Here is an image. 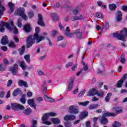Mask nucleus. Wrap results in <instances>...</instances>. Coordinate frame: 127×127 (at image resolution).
Masks as SVG:
<instances>
[{
    "label": "nucleus",
    "mask_w": 127,
    "mask_h": 127,
    "mask_svg": "<svg viewBox=\"0 0 127 127\" xmlns=\"http://www.w3.org/2000/svg\"><path fill=\"white\" fill-rule=\"evenodd\" d=\"M113 127H122V124L118 121H115L113 125Z\"/></svg>",
    "instance_id": "obj_38"
},
{
    "label": "nucleus",
    "mask_w": 127,
    "mask_h": 127,
    "mask_svg": "<svg viewBox=\"0 0 127 127\" xmlns=\"http://www.w3.org/2000/svg\"><path fill=\"white\" fill-rule=\"evenodd\" d=\"M27 103L31 107L34 104V100L33 99H30L28 100Z\"/></svg>",
    "instance_id": "obj_44"
},
{
    "label": "nucleus",
    "mask_w": 127,
    "mask_h": 127,
    "mask_svg": "<svg viewBox=\"0 0 127 127\" xmlns=\"http://www.w3.org/2000/svg\"><path fill=\"white\" fill-rule=\"evenodd\" d=\"M14 3H13L11 2H9L8 3V6H9L10 8V13H11V12H13V8L14 7Z\"/></svg>",
    "instance_id": "obj_27"
},
{
    "label": "nucleus",
    "mask_w": 127,
    "mask_h": 127,
    "mask_svg": "<svg viewBox=\"0 0 127 127\" xmlns=\"http://www.w3.org/2000/svg\"><path fill=\"white\" fill-rule=\"evenodd\" d=\"M1 23L2 26H5V27L9 30V31H12L13 30V33L17 34L18 33V29L16 28H12L9 23L5 22L4 21H1Z\"/></svg>",
    "instance_id": "obj_3"
},
{
    "label": "nucleus",
    "mask_w": 127,
    "mask_h": 127,
    "mask_svg": "<svg viewBox=\"0 0 127 127\" xmlns=\"http://www.w3.org/2000/svg\"><path fill=\"white\" fill-rule=\"evenodd\" d=\"M113 110L115 111V114H121L123 112V110L120 109L119 107H114L113 108Z\"/></svg>",
    "instance_id": "obj_25"
},
{
    "label": "nucleus",
    "mask_w": 127,
    "mask_h": 127,
    "mask_svg": "<svg viewBox=\"0 0 127 127\" xmlns=\"http://www.w3.org/2000/svg\"><path fill=\"white\" fill-rule=\"evenodd\" d=\"M21 91L19 88H16L15 90L13 91L12 93V96L13 97H16L20 93Z\"/></svg>",
    "instance_id": "obj_29"
},
{
    "label": "nucleus",
    "mask_w": 127,
    "mask_h": 127,
    "mask_svg": "<svg viewBox=\"0 0 127 127\" xmlns=\"http://www.w3.org/2000/svg\"><path fill=\"white\" fill-rule=\"evenodd\" d=\"M37 124V121L36 120H33V122L32 123V125L30 127H37L36 125Z\"/></svg>",
    "instance_id": "obj_48"
},
{
    "label": "nucleus",
    "mask_w": 127,
    "mask_h": 127,
    "mask_svg": "<svg viewBox=\"0 0 127 127\" xmlns=\"http://www.w3.org/2000/svg\"><path fill=\"white\" fill-rule=\"evenodd\" d=\"M122 18H123V14L122 11H118L117 13V21H121Z\"/></svg>",
    "instance_id": "obj_21"
},
{
    "label": "nucleus",
    "mask_w": 127,
    "mask_h": 127,
    "mask_svg": "<svg viewBox=\"0 0 127 127\" xmlns=\"http://www.w3.org/2000/svg\"><path fill=\"white\" fill-rule=\"evenodd\" d=\"M51 121L53 123L54 125H59L61 121L60 119L57 118H53L51 119Z\"/></svg>",
    "instance_id": "obj_20"
},
{
    "label": "nucleus",
    "mask_w": 127,
    "mask_h": 127,
    "mask_svg": "<svg viewBox=\"0 0 127 127\" xmlns=\"http://www.w3.org/2000/svg\"><path fill=\"white\" fill-rule=\"evenodd\" d=\"M5 64H0V71H5Z\"/></svg>",
    "instance_id": "obj_43"
},
{
    "label": "nucleus",
    "mask_w": 127,
    "mask_h": 127,
    "mask_svg": "<svg viewBox=\"0 0 127 127\" xmlns=\"http://www.w3.org/2000/svg\"><path fill=\"white\" fill-rule=\"evenodd\" d=\"M99 108V104H91L89 106L88 109L89 110H95L96 109H98Z\"/></svg>",
    "instance_id": "obj_26"
},
{
    "label": "nucleus",
    "mask_w": 127,
    "mask_h": 127,
    "mask_svg": "<svg viewBox=\"0 0 127 127\" xmlns=\"http://www.w3.org/2000/svg\"><path fill=\"white\" fill-rule=\"evenodd\" d=\"M106 117L107 116H105L103 115L101 119L100 120L101 125H107V124L109 123V120H108Z\"/></svg>",
    "instance_id": "obj_17"
},
{
    "label": "nucleus",
    "mask_w": 127,
    "mask_h": 127,
    "mask_svg": "<svg viewBox=\"0 0 127 127\" xmlns=\"http://www.w3.org/2000/svg\"><path fill=\"white\" fill-rule=\"evenodd\" d=\"M17 14L19 15V16H21L24 20H27V16L26 14H25L24 11L23 10L20 9L19 10V11L17 13Z\"/></svg>",
    "instance_id": "obj_16"
},
{
    "label": "nucleus",
    "mask_w": 127,
    "mask_h": 127,
    "mask_svg": "<svg viewBox=\"0 0 127 127\" xmlns=\"http://www.w3.org/2000/svg\"><path fill=\"white\" fill-rule=\"evenodd\" d=\"M88 112L87 111L81 112L79 116V120H83V119L87 118V116H88Z\"/></svg>",
    "instance_id": "obj_18"
},
{
    "label": "nucleus",
    "mask_w": 127,
    "mask_h": 127,
    "mask_svg": "<svg viewBox=\"0 0 127 127\" xmlns=\"http://www.w3.org/2000/svg\"><path fill=\"white\" fill-rule=\"evenodd\" d=\"M11 84H12V80L11 79H9L7 81V87H10V86H11Z\"/></svg>",
    "instance_id": "obj_58"
},
{
    "label": "nucleus",
    "mask_w": 127,
    "mask_h": 127,
    "mask_svg": "<svg viewBox=\"0 0 127 127\" xmlns=\"http://www.w3.org/2000/svg\"><path fill=\"white\" fill-rule=\"evenodd\" d=\"M64 34L67 37H70L71 38H74V34L70 33V29L69 27H67L65 31H64Z\"/></svg>",
    "instance_id": "obj_13"
},
{
    "label": "nucleus",
    "mask_w": 127,
    "mask_h": 127,
    "mask_svg": "<svg viewBox=\"0 0 127 127\" xmlns=\"http://www.w3.org/2000/svg\"><path fill=\"white\" fill-rule=\"evenodd\" d=\"M42 88L44 90H42L43 93H46L47 92V87L44 84L42 85Z\"/></svg>",
    "instance_id": "obj_49"
},
{
    "label": "nucleus",
    "mask_w": 127,
    "mask_h": 127,
    "mask_svg": "<svg viewBox=\"0 0 127 127\" xmlns=\"http://www.w3.org/2000/svg\"><path fill=\"white\" fill-rule=\"evenodd\" d=\"M114 37L118 38L119 40H122L125 41V39L127 37V29L124 28L122 31H120V33L119 34L118 32L113 34Z\"/></svg>",
    "instance_id": "obj_2"
},
{
    "label": "nucleus",
    "mask_w": 127,
    "mask_h": 127,
    "mask_svg": "<svg viewBox=\"0 0 127 127\" xmlns=\"http://www.w3.org/2000/svg\"><path fill=\"white\" fill-rule=\"evenodd\" d=\"M11 108L13 111H18V109L21 111L24 110V106L17 103H11Z\"/></svg>",
    "instance_id": "obj_5"
},
{
    "label": "nucleus",
    "mask_w": 127,
    "mask_h": 127,
    "mask_svg": "<svg viewBox=\"0 0 127 127\" xmlns=\"http://www.w3.org/2000/svg\"><path fill=\"white\" fill-rule=\"evenodd\" d=\"M35 32L32 36L30 35L27 39L26 48H30L35 43L36 40V43H39L42 40H44L45 36H39V32H40V28L39 27H36L35 29Z\"/></svg>",
    "instance_id": "obj_1"
},
{
    "label": "nucleus",
    "mask_w": 127,
    "mask_h": 127,
    "mask_svg": "<svg viewBox=\"0 0 127 127\" xmlns=\"http://www.w3.org/2000/svg\"><path fill=\"white\" fill-rule=\"evenodd\" d=\"M104 117H115L117 116V114L114 113L106 112L103 114Z\"/></svg>",
    "instance_id": "obj_23"
},
{
    "label": "nucleus",
    "mask_w": 127,
    "mask_h": 127,
    "mask_svg": "<svg viewBox=\"0 0 127 127\" xmlns=\"http://www.w3.org/2000/svg\"><path fill=\"white\" fill-rule=\"evenodd\" d=\"M98 120V119L97 117L93 118V127H99V126H97Z\"/></svg>",
    "instance_id": "obj_35"
},
{
    "label": "nucleus",
    "mask_w": 127,
    "mask_h": 127,
    "mask_svg": "<svg viewBox=\"0 0 127 127\" xmlns=\"http://www.w3.org/2000/svg\"><path fill=\"white\" fill-rule=\"evenodd\" d=\"M17 69H18V65L15 64L13 66H10L9 67V72H11L13 75H16L17 74Z\"/></svg>",
    "instance_id": "obj_8"
},
{
    "label": "nucleus",
    "mask_w": 127,
    "mask_h": 127,
    "mask_svg": "<svg viewBox=\"0 0 127 127\" xmlns=\"http://www.w3.org/2000/svg\"><path fill=\"white\" fill-rule=\"evenodd\" d=\"M8 46L9 47H10L11 48H15V43L14 42L11 41L10 43L8 44Z\"/></svg>",
    "instance_id": "obj_46"
},
{
    "label": "nucleus",
    "mask_w": 127,
    "mask_h": 127,
    "mask_svg": "<svg viewBox=\"0 0 127 127\" xmlns=\"http://www.w3.org/2000/svg\"><path fill=\"white\" fill-rule=\"evenodd\" d=\"M76 119V116L70 114V115H66L64 118V121L67 122V121H74Z\"/></svg>",
    "instance_id": "obj_10"
},
{
    "label": "nucleus",
    "mask_w": 127,
    "mask_h": 127,
    "mask_svg": "<svg viewBox=\"0 0 127 127\" xmlns=\"http://www.w3.org/2000/svg\"><path fill=\"white\" fill-rule=\"evenodd\" d=\"M23 30L26 33H30L31 31H32V27L29 24H26L23 27Z\"/></svg>",
    "instance_id": "obj_9"
},
{
    "label": "nucleus",
    "mask_w": 127,
    "mask_h": 127,
    "mask_svg": "<svg viewBox=\"0 0 127 127\" xmlns=\"http://www.w3.org/2000/svg\"><path fill=\"white\" fill-rule=\"evenodd\" d=\"M42 124L43 125H46L47 126H50V125H51L52 123L49 121H47H47H43Z\"/></svg>",
    "instance_id": "obj_50"
},
{
    "label": "nucleus",
    "mask_w": 127,
    "mask_h": 127,
    "mask_svg": "<svg viewBox=\"0 0 127 127\" xmlns=\"http://www.w3.org/2000/svg\"><path fill=\"white\" fill-rule=\"evenodd\" d=\"M96 16L98 18H102L103 17V14L101 12H98L96 14Z\"/></svg>",
    "instance_id": "obj_54"
},
{
    "label": "nucleus",
    "mask_w": 127,
    "mask_h": 127,
    "mask_svg": "<svg viewBox=\"0 0 127 127\" xmlns=\"http://www.w3.org/2000/svg\"><path fill=\"white\" fill-rule=\"evenodd\" d=\"M3 63H4V64H5V65H8V64H10L8 62V61L7 60V59H4L3 60Z\"/></svg>",
    "instance_id": "obj_61"
},
{
    "label": "nucleus",
    "mask_w": 127,
    "mask_h": 127,
    "mask_svg": "<svg viewBox=\"0 0 127 127\" xmlns=\"http://www.w3.org/2000/svg\"><path fill=\"white\" fill-rule=\"evenodd\" d=\"M20 67L22 68V70H25V63L24 62V61H22L20 62Z\"/></svg>",
    "instance_id": "obj_40"
},
{
    "label": "nucleus",
    "mask_w": 127,
    "mask_h": 127,
    "mask_svg": "<svg viewBox=\"0 0 127 127\" xmlns=\"http://www.w3.org/2000/svg\"><path fill=\"white\" fill-rule=\"evenodd\" d=\"M24 58L27 63H30V55H26L24 56Z\"/></svg>",
    "instance_id": "obj_34"
},
{
    "label": "nucleus",
    "mask_w": 127,
    "mask_h": 127,
    "mask_svg": "<svg viewBox=\"0 0 127 127\" xmlns=\"http://www.w3.org/2000/svg\"><path fill=\"white\" fill-rule=\"evenodd\" d=\"M32 110L31 109L30 107L28 108L27 109H25L23 113L24 114V115H26V116H29L30 114H31V112Z\"/></svg>",
    "instance_id": "obj_24"
},
{
    "label": "nucleus",
    "mask_w": 127,
    "mask_h": 127,
    "mask_svg": "<svg viewBox=\"0 0 127 127\" xmlns=\"http://www.w3.org/2000/svg\"><path fill=\"white\" fill-rule=\"evenodd\" d=\"M88 69H89V67H88V65H84V67L83 68L81 69V71H83V70L84 71H87V70H88Z\"/></svg>",
    "instance_id": "obj_63"
},
{
    "label": "nucleus",
    "mask_w": 127,
    "mask_h": 127,
    "mask_svg": "<svg viewBox=\"0 0 127 127\" xmlns=\"http://www.w3.org/2000/svg\"><path fill=\"white\" fill-rule=\"evenodd\" d=\"M74 34H75L76 38L77 39H79V40H81L82 39H84V37H83V32H81V29H77L75 30V31L74 32Z\"/></svg>",
    "instance_id": "obj_7"
},
{
    "label": "nucleus",
    "mask_w": 127,
    "mask_h": 127,
    "mask_svg": "<svg viewBox=\"0 0 127 127\" xmlns=\"http://www.w3.org/2000/svg\"><path fill=\"white\" fill-rule=\"evenodd\" d=\"M79 11V8L78 7H76L73 10H72V12L74 15H77L78 14V12Z\"/></svg>",
    "instance_id": "obj_45"
},
{
    "label": "nucleus",
    "mask_w": 127,
    "mask_h": 127,
    "mask_svg": "<svg viewBox=\"0 0 127 127\" xmlns=\"http://www.w3.org/2000/svg\"><path fill=\"white\" fill-rule=\"evenodd\" d=\"M90 104V101H86L85 102H79L78 105L83 106V107H86V106H88Z\"/></svg>",
    "instance_id": "obj_36"
},
{
    "label": "nucleus",
    "mask_w": 127,
    "mask_h": 127,
    "mask_svg": "<svg viewBox=\"0 0 127 127\" xmlns=\"http://www.w3.org/2000/svg\"><path fill=\"white\" fill-rule=\"evenodd\" d=\"M124 79H120L118 81L117 84V88H122L123 87V84H124Z\"/></svg>",
    "instance_id": "obj_31"
},
{
    "label": "nucleus",
    "mask_w": 127,
    "mask_h": 127,
    "mask_svg": "<svg viewBox=\"0 0 127 127\" xmlns=\"http://www.w3.org/2000/svg\"><path fill=\"white\" fill-rule=\"evenodd\" d=\"M70 82H69L68 87V90L71 91L72 89H73V85L74 84V77H70L69 79Z\"/></svg>",
    "instance_id": "obj_19"
},
{
    "label": "nucleus",
    "mask_w": 127,
    "mask_h": 127,
    "mask_svg": "<svg viewBox=\"0 0 127 127\" xmlns=\"http://www.w3.org/2000/svg\"><path fill=\"white\" fill-rule=\"evenodd\" d=\"M26 95L25 94H23L22 97L20 98V101L22 104L25 105L26 103V99H25Z\"/></svg>",
    "instance_id": "obj_30"
},
{
    "label": "nucleus",
    "mask_w": 127,
    "mask_h": 127,
    "mask_svg": "<svg viewBox=\"0 0 127 127\" xmlns=\"http://www.w3.org/2000/svg\"><path fill=\"white\" fill-rule=\"evenodd\" d=\"M50 15L53 21H56L59 20V18L57 16V14L56 13H52Z\"/></svg>",
    "instance_id": "obj_22"
},
{
    "label": "nucleus",
    "mask_w": 127,
    "mask_h": 127,
    "mask_svg": "<svg viewBox=\"0 0 127 127\" xmlns=\"http://www.w3.org/2000/svg\"><path fill=\"white\" fill-rule=\"evenodd\" d=\"M38 18L39 19L37 22L38 24L40 25V26H45V24L43 21V18L42 17V15H41V14H38Z\"/></svg>",
    "instance_id": "obj_11"
},
{
    "label": "nucleus",
    "mask_w": 127,
    "mask_h": 127,
    "mask_svg": "<svg viewBox=\"0 0 127 127\" xmlns=\"http://www.w3.org/2000/svg\"><path fill=\"white\" fill-rule=\"evenodd\" d=\"M65 127H72V123L70 121H66L64 122Z\"/></svg>",
    "instance_id": "obj_41"
},
{
    "label": "nucleus",
    "mask_w": 127,
    "mask_h": 127,
    "mask_svg": "<svg viewBox=\"0 0 127 127\" xmlns=\"http://www.w3.org/2000/svg\"><path fill=\"white\" fill-rule=\"evenodd\" d=\"M111 96L112 93H111V92L108 93L105 98V102H110V100H111Z\"/></svg>",
    "instance_id": "obj_32"
},
{
    "label": "nucleus",
    "mask_w": 127,
    "mask_h": 127,
    "mask_svg": "<svg viewBox=\"0 0 127 127\" xmlns=\"http://www.w3.org/2000/svg\"><path fill=\"white\" fill-rule=\"evenodd\" d=\"M44 97L45 99H48V103H53L54 102V99L51 98H49L47 95H44Z\"/></svg>",
    "instance_id": "obj_39"
},
{
    "label": "nucleus",
    "mask_w": 127,
    "mask_h": 127,
    "mask_svg": "<svg viewBox=\"0 0 127 127\" xmlns=\"http://www.w3.org/2000/svg\"><path fill=\"white\" fill-rule=\"evenodd\" d=\"M37 71H38V75H42L44 74V73H43V71H41V69H38Z\"/></svg>",
    "instance_id": "obj_60"
},
{
    "label": "nucleus",
    "mask_w": 127,
    "mask_h": 127,
    "mask_svg": "<svg viewBox=\"0 0 127 127\" xmlns=\"http://www.w3.org/2000/svg\"><path fill=\"white\" fill-rule=\"evenodd\" d=\"M1 50H2V51L5 52L7 50V47L6 46L1 47Z\"/></svg>",
    "instance_id": "obj_62"
},
{
    "label": "nucleus",
    "mask_w": 127,
    "mask_h": 127,
    "mask_svg": "<svg viewBox=\"0 0 127 127\" xmlns=\"http://www.w3.org/2000/svg\"><path fill=\"white\" fill-rule=\"evenodd\" d=\"M73 65V62H70L67 63V64H66L65 65V68H69V67H71V66Z\"/></svg>",
    "instance_id": "obj_55"
},
{
    "label": "nucleus",
    "mask_w": 127,
    "mask_h": 127,
    "mask_svg": "<svg viewBox=\"0 0 127 127\" xmlns=\"http://www.w3.org/2000/svg\"><path fill=\"white\" fill-rule=\"evenodd\" d=\"M58 33V32L56 30H54L52 31V35L53 37H55L56 35Z\"/></svg>",
    "instance_id": "obj_51"
},
{
    "label": "nucleus",
    "mask_w": 127,
    "mask_h": 127,
    "mask_svg": "<svg viewBox=\"0 0 127 127\" xmlns=\"http://www.w3.org/2000/svg\"><path fill=\"white\" fill-rule=\"evenodd\" d=\"M109 8L110 10H115L117 8V5L115 3L109 4Z\"/></svg>",
    "instance_id": "obj_33"
},
{
    "label": "nucleus",
    "mask_w": 127,
    "mask_h": 127,
    "mask_svg": "<svg viewBox=\"0 0 127 127\" xmlns=\"http://www.w3.org/2000/svg\"><path fill=\"white\" fill-rule=\"evenodd\" d=\"M13 40L15 41V43H18L19 42V39L17 38V37H16L15 36H13Z\"/></svg>",
    "instance_id": "obj_57"
},
{
    "label": "nucleus",
    "mask_w": 127,
    "mask_h": 127,
    "mask_svg": "<svg viewBox=\"0 0 127 127\" xmlns=\"http://www.w3.org/2000/svg\"><path fill=\"white\" fill-rule=\"evenodd\" d=\"M55 116H56V113L53 112L45 113L42 117V121L45 122L49 119V117H55Z\"/></svg>",
    "instance_id": "obj_6"
},
{
    "label": "nucleus",
    "mask_w": 127,
    "mask_h": 127,
    "mask_svg": "<svg viewBox=\"0 0 127 127\" xmlns=\"http://www.w3.org/2000/svg\"><path fill=\"white\" fill-rule=\"evenodd\" d=\"M71 20L72 21H75V20H79V17L78 16H72L71 17Z\"/></svg>",
    "instance_id": "obj_52"
},
{
    "label": "nucleus",
    "mask_w": 127,
    "mask_h": 127,
    "mask_svg": "<svg viewBox=\"0 0 127 127\" xmlns=\"http://www.w3.org/2000/svg\"><path fill=\"white\" fill-rule=\"evenodd\" d=\"M109 28H110V24L107 22L105 23V26L102 27V29H101V32H104V31H107V30H108Z\"/></svg>",
    "instance_id": "obj_28"
},
{
    "label": "nucleus",
    "mask_w": 127,
    "mask_h": 127,
    "mask_svg": "<svg viewBox=\"0 0 127 127\" xmlns=\"http://www.w3.org/2000/svg\"><path fill=\"white\" fill-rule=\"evenodd\" d=\"M28 16L31 18L34 16V12L33 10H30L28 12Z\"/></svg>",
    "instance_id": "obj_42"
},
{
    "label": "nucleus",
    "mask_w": 127,
    "mask_h": 127,
    "mask_svg": "<svg viewBox=\"0 0 127 127\" xmlns=\"http://www.w3.org/2000/svg\"><path fill=\"white\" fill-rule=\"evenodd\" d=\"M1 43L2 45H6L8 43V38L7 36H3L1 40Z\"/></svg>",
    "instance_id": "obj_15"
},
{
    "label": "nucleus",
    "mask_w": 127,
    "mask_h": 127,
    "mask_svg": "<svg viewBox=\"0 0 127 127\" xmlns=\"http://www.w3.org/2000/svg\"><path fill=\"white\" fill-rule=\"evenodd\" d=\"M69 112L71 115H77L79 114V109L76 105H71L69 107Z\"/></svg>",
    "instance_id": "obj_4"
},
{
    "label": "nucleus",
    "mask_w": 127,
    "mask_h": 127,
    "mask_svg": "<svg viewBox=\"0 0 127 127\" xmlns=\"http://www.w3.org/2000/svg\"><path fill=\"white\" fill-rule=\"evenodd\" d=\"M104 91H101L100 92H99V90H98V93L96 94V95L99 97V98H103L104 97Z\"/></svg>",
    "instance_id": "obj_47"
},
{
    "label": "nucleus",
    "mask_w": 127,
    "mask_h": 127,
    "mask_svg": "<svg viewBox=\"0 0 127 127\" xmlns=\"http://www.w3.org/2000/svg\"><path fill=\"white\" fill-rule=\"evenodd\" d=\"M97 94H98V90L95 88H92L89 91L87 96L88 97H93V96H96Z\"/></svg>",
    "instance_id": "obj_12"
},
{
    "label": "nucleus",
    "mask_w": 127,
    "mask_h": 127,
    "mask_svg": "<svg viewBox=\"0 0 127 127\" xmlns=\"http://www.w3.org/2000/svg\"><path fill=\"white\" fill-rule=\"evenodd\" d=\"M43 101V98L42 97H38L36 99V102H37V103H39L41 102H42Z\"/></svg>",
    "instance_id": "obj_56"
},
{
    "label": "nucleus",
    "mask_w": 127,
    "mask_h": 127,
    "mask_svg": "<svg viewBox=\"0 0 127 127\" xmlns=\"http://www.w3.org/2000/svg\"><path fill=\"white\" fill-rule=\"evenodd\" d=\"M86 92V90L83 89L82 90L79 94H78V97H82L84 94H85Z\"/></svg>",
    "instance_id": "obj_53"
},
{
    "label": "nucleus",
    "mask_w": 127,
    "mask_h": 127,
    "mask_svg": "<svg viewBox=\"0 0 127 127\" xmlns=\"http://www.w3.org/2000/svg\"><path fill=\"white\" fill-rule=\"evenodd\" d=\"M18 86L20 87H25V88H28V84L26 81H24V80L21 79L18 81Z\"/></svg>",
    "instance_id": "obj_14"
},
{
    "label": "nucleus",
    "mask_w": 127,
    "mask_h": 127,
    "mask_svg": "<svg viewBox=\"0 0 127 127\" xmlns=\"http://www.w3.org/2000/svg\"><path fill=\"white\" fill-rule=\"evenodd\" d=\"M25 51V46L24 45L22 46L21 49H20L19 54L20 55H23Z\"/></svg>",
    "instance_id": "obj_37"
},
{
    "label": "nucleus",
    "mask_w": 127,
    "mask_h": 127,
    "mask_svg": "<svg viewBox=\"0 0 127 127\" xmlns=\"http://www.w3.org/2000/svg\"><path fill=\"white\" fill-rule=\"evenodd\" d=\"M63 39H64V37L62 36H60L57 38V41L59 42V41H61V40H63Z\"/></svg>",
    "instance_id": "obj_59"
},
{
    "label": "nucleus",
    "mask_w": 127,
    "mask_h": 127,
    "mask_svg": "<svg viewBox=\"0 0 127 127\" xmlns=\"http://www.w3.org/2000/svg\"><path fill=\"white\" fill-rule=\"evenodd\" d=\"M86 126L87 127H91V123L90 122V121L86 122Z\"/></svg>",
    "instance_id": "obj_64"
}]
</instances>
